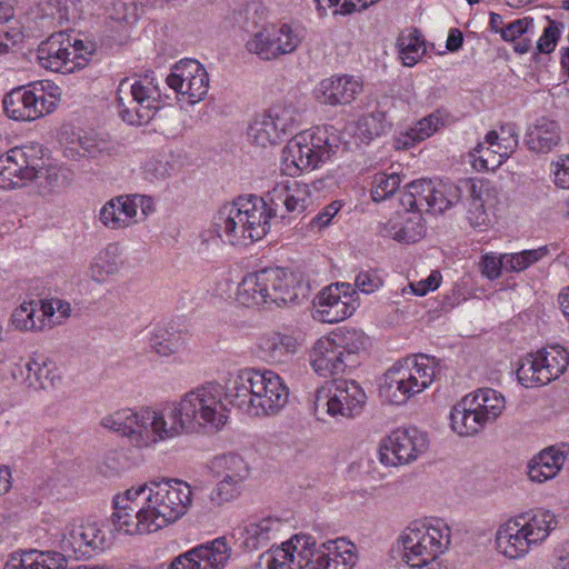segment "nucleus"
<instances>
[{
  "mask_svg": "<svg viewBox=\"0 0 569 569\" xmlns=\"http://www.w3.org/2000/svg\"><path fill=\"white\" fill-rule=\"evenodd\" d=\"M399 58L403 66L413 67L425 54L426 46L417 30H406L397 40Z\"/></svg>",
  "mask_w": 569,
  "mask_h": 569,
  "instance_id": "nucleus-46",
  "label": "nucleus"
},
{
  "mask_svg": "<svg viewBox=\"0 0 569 569\" xmlns=\"http://www.w3.org/2000/svg\"><path fill=\"white\" fill-rule=\"evenodd\" d=\"M403 375L405 371H401L398 362H396L381 376L379 396L385 402L401 406L412 398Z\"/></svg>",
  "mask_w": 569,
  "mask_h": 569,
  "instance_id": "nucleus-37",
  "label": "nucleus"
},
{
  "mask_svg": "<svg viewBox=\"0 0 569 569\" xmlns=\"http://www.w3.org/2000/svg\"><path fill=\"white\" fill-rule=\"evenodd\" d=\"M271 120L264 113L256 117L248 128L249 140L261 148L273 147L283 140Z\"/></svg>",
  "mask_w": 569,
  "mask_h": 569,
  "instance_id": "nucleus-43",
  "label": "nucleus"
},
{
  "mask_svg": "<svg viewBox=\"0 0 569 569\" xmlns=\"http://www.w3.org/2000/svg\"><path fill=\"white\" fill-rule=\"evenodd\" d=\"M141 171L146 180L157 183L172 174L173 166L162 156H150L141 163Z\"/></svg>",
  "mask_w": 569,
  "mask_h": 569,
  "instance_id": "nucleus-55",
  "label": "nucleus"
},
{
  "mask_svg": "<svg viewBox=\"0 0 569 569\" xmlns=\"http://www.w3.org/2000/svg\"><path fill=\"white\" fill-rule=\"evenodd\" d=\"M367 395L353 380H335L317 389L313 397V413L318 419L329 416L335 419L353 418L362 411Z\"/></svg>",
  "mask_w": 569,
  "mask_h": 569,
  "instance_id": "nucleus-17",
  "label": "nucleus"
},
{
  "mask_svg": "<svg viewBox=\"0 0 569 569\" xmlns=\"http://www.w3.org/2000/svg\"><path fill=\"white\" fill-rule=\"evenodd\" d=\"M426 228L419 211L399 208L388 221L381 222L378 232L399 242H417L425 234Z\"/></svg>",
  "mask_w": 569,
  "mask_h": 569,
  "instance_id": "nucleus-29",
  "label": "nucleus"
},
{
  "mask_svg": "<svg viewBox=\"0 0 569 569\" xmlns=\"http://www.w3.org/2000/svg\"><path fill=\"white\" fill-rule=\"evenodd\" d=\"M565 446H548L535 453L527 462L526 475L533 483H545L558 477L567 460Z\"/></svg>",
  "mask_w": 569,
  "mask_h": 569,
  "instance_id": "nucleus-31",
  "label": "nucleus"
},
{
  "mask_svg": "<svg viewBox=\"0 0 569 569\" xmlns=\"http://www.w3.org/2000/svg\"><path fill=\"white\" fill-rule=\"evenodd\" d=\"M47 318L43 313L42 301H23L12 312L11 326L19 331L33 332L47 328Z\"/></svg>",
  "mask_w": 569,
  "mask_h": 569,
  "instance_id": "nucleus-38",
  "label": "nucleus"
},
{
  "mask_svg": "<svg viewBox=\"0 0 569 569\" xmlns=\"http://www.w3.org/2000/svg\"><path fill=\"white\" fill-rule=\"evenodd\" d=\"M359 306L357 290L350 283L336 282L317 293L311 316L322 323H337L350 318Z\"/></svg>",
  "mask_w": 569,
  "mask_h": 569,
  "instance_id": "nucleus-21",
  "label": "nucleus"
},
{
  "mask_svg": "<svg viewBox=\"0 0 569 569\" xmlns=\"http://www.w3.org/2000/svg\"><path fill=\"white\" fill-rule=\"evenodd\" d=\"M267 569H355L358 547L346 538L318 543L315 537L292 536L261 556Z\"/></svg>",
  "mask_w": 569,
  "mask_h": 569,
  "instance_id": "nucleus-2",
  "label": "nucleus"
},
{
  "mask_svg": "<svg viewBox=\"0 0 569 569\" xmlns=\"http://www.w3.org/2000/svg\"><path fill=\"white\" fill-rule=\"evenodd\" d=\"M166 81L177 92L179 100L189 106L202 101L209 90L208 72L193 59H183L176 63Z\"/></svg>",
  "mask_w": 569,
  "mask_h": 569,
  "instance_id": "nucleus-23",
  "label": "nucleus"
},
{
  "mask_svg": "<svg viewBox=\"0 0 569 569\" xmlns=\"http://www.w3.org/2000/svg\"><path fill=\"white\" fill-rule=\"evenodd\" d=\"M271 218L272 209L263 198L239 197L217 210L212 229L222 242L243 247L262 239L269 232Z\"/></svg>",
  "mask_w": 569,
  "mask_h": 569,
  "instance_id": "nucleus-5",
  "label": "nucleus"
},
{
  "mask_svg": "<svg viewBox=\"0 0 569 569\" xmlns=\"http://www.w3.org/2000/svg\"><path fill=\"white\" fill-rule=\"evenodd\" d=\"M76 18V4L72 0H49L40 7L42 27L61 26Z\"/></svg>",
  "mask_w": 569,
  "mask_h": 569,
  "instance_id": "nucleus-44",
  "label": "nucleus"
},
{
  "mask_svg": "<svg viewBox=\"0 0 569 569\" xmlns=\"http://www.w3.org/2000/svg\"><path fill=\"white\" fill-rule=\"evenodd\" d=\"M547 253V247L523 250L516 253H505V271L520 272L542 259Z\"/></svg>",
  "mask_w": 569,
  "mask_h": 569,
  "instance_id": "nucleus-54",
  "label": "nucleus"
},
{
  "mask_svg": "<svg viewBox=\"0 0 569 569\" xmlns=\"http://www.w3.org/2000/svg\"><path fill=\"white\" fill-rule=\"evenodd\" d=\"M368 337L363 331L338 328L318 338L309 350V363L321 377L343 373L356 368L366 351Z\"/></svg>",
  "mask_w": 569,
  "mask_h": 569,
  "instance_id": "nucleus-12",
  "label": "nucleus"
},
{
  "mask_svg": "<svg viewBox=\"0 0 569 569\" xmlns=\"http://www.w3.org/2000/svg\"><path fill=\"white\" fill-rule=\"evenodd\" d=\"M62 177V168L44 159L40 144L16 147L0 156V188L3 190L34 183L50 191L60 184Z\"/></svg>",
  "mask_w": 569,
  "mask_h": 569,
  "instance_id": "nucleus-9",
  "label": "nucleus"
},
{
  "mask_svg": "<svg viewBox=\"0 0 569 569\" xmlns=\"http://www.w3.org/2000/svg\"><path fill=\"white\" fill-rule=\"evenodd\" d=\"M43 313L47 318V328L61 325L71 316V305L61 299H50L42 301Z\"/></svg>",
  "mask_w": 569,
  "mask_h": 569,
  "instance_id": "nucleus-58",
  "label": "nucleus"
},
{
  "mask_svg": "<svg viewBox=\"0 0 569 569\" xmlns=\"http://www.w3.org/2000/svg\"><path fill=\"white\" fill-rule=\"evenodd\" d=\"M61 98V89L50 80H40L12 89L3 99L6 114L16 121H33L51 113Z\"/></svg>",
  "mask_w": 569,
  "mask_h": 569,
  "instance_id": "nucleus-16",
  "label": "nucleus"
},
{
  "mask_svg": "<svg viewBox=\"0 0 569 569\" xmlns=\"http://www.w3.org/2000/svg\"><path fill=\"white\" fill-rule=\"evenodd\" d=\"M272 209V217L283 206L287 212L301 213L313 203V188L300 181L279 183L267 196Z\"/></svg>",
  "mask_w": 569,
  "mask_h": 569,
  "instance_id": "nucleus-30",
  "label": "nucleus"
},
{
  "mask_svg": "<svg viewBox=\"0 0 569 569\" xmlns=\"http://www.w3.org/2000/svg\"><path fill=\"white\" fill-rule=\"evenodd\" d=\"M154 210V200L150 196L121 194L100 208L99 221L107 229L119 231L143 222Z\"/></svg>",
  "mask_w": 569,
  "mask_h": 569,
  "instance_id": "nucleus-20",
  "label": "nucleus"
},
{
  "mask_svg": "<svg viewBox=\"0 0 569 569\" xmlns=\"http://www.w3.org/2000/svg\"><path fill=\"white\" fill-rule=\"evenodd\" d=\"M479 267L481 274L487 279H498L501 276L502 270L505 271V254L487 252L481 256Z\"/></svg>",
  "mask_w": 569,
  "mask_h": 569,
  "instance_id": "nucleus-61",
  "label": "nucleus"
},
{
  "mask_svg": "<svg viewBox=\"0 0 569 569\" xmlns=\"http://www.w3.org/2000/svg\"><path fill=\"white\" fill-rule=\"evenodd\" d=\"M218 477L232 478L246 481L250 475V468L244 459L238 453H224L214 459L213 462Z\"/></svg>",
  "mask_w": 569,
  "mask_h": 569,
  "instance_id": "nucleus-51",
  "label": "nucleus"
},
{
  "mask_svg": "<svg viewBox=\"0 0 569 569\" xmlns=\"http://www.w3.org/2000/svg\"><path fill=\"white\" fill-rule=\"evenodd\" d=\"M558 526L555 512L535 509L512 516L495 532V549L505 559L518 561L542 547Z\"/></svg>",
  "mask_w": 569,
  "mask_h": 569,
  "instance_id": "nucleus-6",
  "label": "nucleus"
},
{
  "mask_svg": "<svg viewBox=\"0 0 569 569\" xmlns=\"http://www.w3.org/2000/svg\"><path fill=\"white\" fill-rule=\"evenodd\" d=\"M432 192V181L420 179L407 184L405 191L401 193L399 203L403 209L412 211L431 212L430 197Z\"/></svg>",
  "mask_w": 569,
  "mask_h": 569,
  "instance_id": "nucleus-42",
  "label": "nucleus"
},
{
  "mask_svg": "<svg viewBox=\"0 0 569 569\" xmlns=\"http://www.w3.org/2000/svg\"><path fill=\"white\" fill-rule=\"evenodd\" d=\"M469 191L467 220L473 229L486 230L492 224V210L499 202V192L488 180L472 182Z\"/></svg>",
  "mask_w": 569,
  "mask_h": 569,
  "instance_id": "nucleus-26",
  "label": "nucleus"
},
{
  "mask_svg": "<svg viewBox=\"0 0 569 569\" xmlns=\"http://www.w3.org/2000/svg\"><path fill=\"white\" fill-rule=\"evenodd\" d=\"M69 47L70 33L63 31L52 33L38 47L39 63L48 70L66 73L68 71L66 53Z\"/></svg>",
  "mask_w": 569,
  "mask_h": 569,
  "instance_id": "nucleus-34",
  "label": "nucleus"
},
{
  "mask_svg": "<svg viewBox=\"0 0 569 569\" xmlns=\"http://www.w3.org/2000/svg\"><path fill=\"white\" fill-rule=\"evenodd\" d=\"M106 541V533L98 522L73 521L62 528L58 543L64 553L81 557L103 550Z\"/></svg>",
  "mask_w": 569,
  "mask_h": 569,
  "instance_id": "nucleus-24",
  "label": "nucleus"
},
{
  "mask_svg": "<svg viewBox=\"0 0 569 569\" xmlns=\"http://www.w3.org/2000/svg\"><path fill=\"white\" fill-rule=\"evenodd\" d=\"M441 281V274L439 271H432L426 279L418 282H411L408 287L403 288V293H412L419 297H423L427 293L435 291Z\"/></svg>",
  "mask_w": 569,
  "mask_h": 569,
  "instance_id": "nucleus-63",
  "label": "nucleus"
},
{
  "mask_svg": "<svg viewBox=\"0 0 569 569\" xmlns=\"http://www.w3.org/2000/svg\"><path fill=\"white\" fill-rule=\"evenodd\" d=\"M451 542V529L442 518L425 517L408 523L399 533L396 550L405 563L441 565L440 556Z\"/></svg>",
  "mask_w": 569,
  "mask_h": 569,
  "instance_id": "nucleus-11",
  "label": "nucleus"
},
{
  "mask_svg": "<svg viewBox=\"0 0 569 569\" xmlns=\"http://www.w3.org/2000/svg\"><path fill=\"white\" fill-rule=\"evenodd\" d=\"M488 141L496 156L501 154V164L516 151L519 140L516 127L511 123L501 126L499 130L487 133Z\"/></svg>",
  "mask_w": 569,
  "mask_h": 569,
  "instance_id": "nucleus-50",
  "label": "nucleus"
},
{
  "mask_svg": "<svg viewBox=\"0 0 569 569\" xmlns=\"http://www.w3.org/2000/svg\"><path fill=\"white\" fill-rule=\"evenodd\" d=\"M99 425L139 449L153 448L181 436L171 403L163 408H120L104 415Z\"/></svg>",
  "mask_w": 569,
  "mask_h": 569,
  "instance_id": "nucleus-3",
  "label": "nucleus"
},
{
  "mask_svg": "<svg viewBox=\"0 0 569 569\" xmlns=\"http://www.w3.org/2000/svg\"><path fill=\"white\" fill-rule=\"evenodd\" d=\"M284 528L286 523L279 517H253L238 529V541L249 551L258 550L277 539Z\"/></svg>",
  "mask_w": 569,
  "mask_h": 569,
  "instance_id": "nucleus-27",
  "label": "nucleus"
},
{
  "mask_svg": "<svg viewBox=\"0 0 569 569\" xmlns=\"http://www.w3.org/2000/svg\"><path fill=\"white\" fill-rule=\"evenodd\" d=\"M199 488L176 478L133 486L112 499L113 527L129 536L156 532L189 511Z\"/></svg>",
  "mask_w": 569,
  "mask_h": 569,
  "instance_id": "nucleus-1",
  "label": "nucleus"
},
{
  "mask_svg": "<svg viewBox=\"0 0 569 569\" xmlns=\"http://www.w3.org/2000/svg\"><path fill=\"white\" fill-rule=\"evenodd\" d=\"M193 549L203 561V567L208 569H223L231 555V550L223 538L214 539Z\"/></svg>",
  "mask_w": 569,
  "mask_h": 569,
  "instance_id": "nucleus-49",
  "label": "nucleus"
},
{
  "mask_svg": "<svg viewBox=\"0 0 569 569\" xmlns=\"http://www.w3.org/2000/svg\"><path fill=\"white\" fill-rule=\"evenodd\" d=\"M560 140L558 124L542 118L528 131L526 142L530 150L547 153L558 146Z\"/></svg>",
  "mask_w": 569,
  "mask_h": 569,
  "instance_id": "nucleus-40",
  "label": "nucleus"
},
{
  "mask_svg": "<svg viewBox=\"0 0 569 569\" xmlns=\"http://www.w3.org/2000/svg\"><path fill=\"white\" fill-rule=\"evenodd\" d=\"M550 176L556 187L569 190V154H560L550 162Z\"/></svg>",
  "mask_w": 569,
  "mask_h": 569,
  "instance_id": "nucleus-62",
  "label": "nucleus"
},
{
  "mask_svg": "<svg viewBox=\"0 0 569 569\" xmlns=\"http://www.w3.org/2000/svg\"><path fill=\"white\" fill-rule=\"evenodd\" d=\"M302 39V33L298 28L283 23L256 32L247 41L246 48L260 59L270 61L295 52Z\"/></svg>",
  "mask_w": 569,
  "mask_h": 569,
  "instance_id": "nucleus-22",
  "label": "nucleus"
},
{
  "mask_svg": "<svg viewBox=\"0 0 569 569\" xmlns=\"http://www.w3.org/2000/svg\"><path fill=\"white\" fill-rule=\"evenodd\" d=\"M506 409L503 395L491 388H480L466 395L450 410V428L460 437H472L497 420Z\"/></svg>",
  "mask_w": 569,
  "mask_h": 569,
  "instance_id": "nucleus-14",
  "label": "nucleus"
},
{
  "mask_svg": "<svg viewBox=\"0 0 569 569\" xmlns=\"http://www.w3.org/2000/svg\"><path fill=\"white\" fill-rule=\"evenodd\" d=\"M401 183V178L397 172L375 174L371 187V198L375 202L386 200L395 193Z\"/></svg>",
  "mask_w": 569,
  "mask_h": 569,
  "instance_id": "nucleus-56",
  "label": "nucleus"
},
{
  "mask_svg": "<svg viewBox=\"0 0 569 569\" xmlns=\"http://www.w3.org/2000/svg\"><path fill=\"white\" fill-rule=\"evenodd\" d=\"M340 138L333 127L319 126L295 134L282 148L280 170L284 176L299 177L318 169L338 151Z\"/></svg>",
  "mask_w": 569,
  "mask_h": 569,
  "instance_id": "nucleus-10",
  "label": "nucleus"
},
{
  "mask_svg": "<svg viewBox=\"0 0 569 569\" xmlns=\"http://www.w3.org/2000/svg\"><path fill=\"white\" fill-rule=\"evenodd\" d=\"M559 26L551 21L545 29L542 34L537 41V49L541 53H550L555 50L557 42L560 38Z\"/></svg>",
  "mask_w": 569,
  "mask_h": 569,
  "instance_id": "nucleus-64",
  "label": "nucleus"
},
{
  "mask_svg": "<svg viewBox=\"0 0 569 569\" xmlns=\"http://www.w3.org/2000/svg\"><path fill=\"white\" fill-rule=\"evenodd\" d=\"M79 147L83 156L92 159L110 154L111 144L109 141L94 136H84L79 138Z\"/></svg>",
  "mask_w": 569,
  "mask_h": 569,
  "instance_id": "nucleus-60",
  "label": "nucleus"
},
{
  "mask_svg": "<svg viewBox=\"0 0 569 569\" xmlns=\"http://www.w3.org/2000/svg\"><path fill=\"white\" fill-rule=\"evenodd\" d=\"M569 352L559 345L548 346L522 357L517 368V379L525 388L547 386L559 379L568 369Z\"/></svg>",
  "mask_w": 569,
  "mask_h": 569,
  "instance_id": "nucleus-18",
  "label": "nucleus"
},
{
  "mask_svg": "<svg viewBox=\"0 0 569 569\" xmlns=\"http://www.w3.org/2000/svg\"><path fill=\"white\" fill-rule=\"evenodd\" d=\"M161 90L153 73L122 79L117 89L119 116L131 126L151 121L160 109Z\"/></svg>",
  "mask_w": 569,
  "mask_h": 569,
  "instance_id": "nucleus-15",
  "label": "nucleus"
},
{
  "mask_svg": "<svg viewBox=\"0 0 569 569\" xmlns=\"http://www.w3.org/2000/svg\"><path fill=\"white\" fill-rule=\"evenodd\" d=\"M244 488V481L236 480L230 477H219L214 487L210 490L208 499L211 506L222 507L237 500Z\"/></svg>",
  "mask_w": 569,
  "mask_h": 569,
  "instance_id": "nucleus-52",
  "label": "nucleus"
},
{
  "mask_svg": "<svg viewBox=\"0 0 569 569\" xmlns=\"http://www.w3.org/2000/svg\"><path fill=\"white\" fill-rule=\"evenodd\" d=\"M39 371L36 373L38 383L33 386V390L57 388L62 379L61 371L58 366L49 359H40Z\"/></svg>",
  "mask_w": 569,
  "mask_h": 569,
  "instance_id": "nucleus-59",
  "label": "nucleus"
},
{
  "mask_svg": "<svg viewBox=\"0 0 569 569\" xmlns=\"http://www.w3.org/2000/svg\"><path fill=\"white\" fill-rule=\"evenodd\" d=\"M124 263L122 247L118 242H110L91 258L87 274L93 282L103 284L110 277L119 274Z\"/></svg>",
  "mask_w": 569,
  "mask_h": 569,
  "instance_id": "nucleus-33",
  "label": "nucleus"
},
{
  "mask_svg": "<svg viewBox=\"0 0 569 569\" xmlns=\"http://www.w3.org/2000/svg\"><path fill=\"white\" fill-rule=\"evenodd\" d=\"M362 91V83L351 76H333L322 79L313 89L315 99L326 106L350 104Z\"/></svg>",
  "mask_w": 569,
  "mask_h": 569,
  "instance_id": "nucleus-28",
  "label": "nucleus"
},
{
  "mask_svg": "<svg viewBox=\"0 0 569 569\" xmlns=\"http://www.w3.org/2000/svg\"><path fill=\"white\" fill-rule=\"evenodd\" d=\"M293 273L280 267H266L248 272L237 287V300L247 307L287 305L299 298Z\"/></svg>",
  "mask_w": 569,
  "mask_h": 569,
  "instance_id": "nucleus-13",
  "label": "nucleus"
},
{
  "mask_svg": "<svg viewBox=\"0 0 569 569\" xmlns=\"http://www.w3.org/2000/svg\"><path fill=\"white\" fill-rule=\"evenodd\" d=\"M39 363V358L29 357L24 360L21 359L19 362H16L10 370L12 379L20 385L33 389V386L39 381L38 378H36V373L40 370Z\"/></svg>",
  "mask_w": 569,
  "mask_h": 569,
  "instance_id": "nucleus-57",
  "label": "nucleus"
},
{
  "mask_svg": "<svg viewBox=\"0 0 569 569\" xmlns=\"http://www.w3.org/2000/svg\"><path fill=\"white\" fill-rule=\"evenodd\" d=\"M558 526L555 512L535 509L512 516L495 532V549L505 559L518 561L542 547Z\"/></svg>",
  "mask_w": 569,
  "mask_h": 569,
  "instance_id": "nucleus-7",
  "label": "nucleus"
},
{
  "mask_svg": "<svg viewBox=\"0 0 569 569\" xmlns=\"http://www.w3.org/2000/svg\"><path fill=\"white\" fill-rule=\"evenodd\" d=\"M96 51V44L90 40L80 39L77 36L70 34V47L66 53V62L68 71L66 73H73L82 70L90 62Z\"/></svg>",
  "mask_w": 569,
  "mask_h": 569,
  "instance_id": "nucleus-47",
  "label": "nucleus"
},
{
  "mask_svg": "<svg viewBox=\"0 0 569 569\" xmlns=\"http://www.w3.org/2000/svg\"><path fill=\"white\" fill-rule=\"evenodd\" d=\"M228 396L230 402L247 416L263 418L277 416L286 408L290 389L273 370L246 368L232 380Z\"/></svg>",
  "mask_w": 569,
  "mask_h": 569,
  "instance_id": "nucleus-4",
  "label": "nucleus"
},
{
  "mask_svg": "<svg viewBox=\"0 0 569 569\" xmlns=\"http://www.w3.org/2000/svg\"><path fill=\"white\" fill-rule=\"evenodd\" d=\"M392 102V98H383L378 102V110L369 114H365L358 119L353 126L352 133L360 142L368 143L377 137H380L391 127L389 119L390 109L388 104Z\"/></svg>",
  "mask_w": 569,
  "mask_h": 569,
  "instance_id": "nucleus-35",
  "label": "nucleus"
},
{
  "mask_svg": "<svg viewBox=\"0 0 569 569\" xmlns=\"http://www.w3.org/2000/svg\"><path fill=\"white\" fill-rule=\"evenodd\" d=\"M187 339L182 331L156 327L149 333V347L160 357H170L186 346Z\"/></svg>",
  "mask_w": 569,
  "mask_h": 569,
  "instance_id": "nucleus-41",
  "label": "nucleus"
},
{
  "mask_svg": "<svg viewBox=\"0 0 569 569\" xmlns=\"http://www.w3.org/2000/svg\"><path fill=\"white\" fill-rule=\"evenodd\" d=\"M226 397L221 385L208 382L171 402L181 435L222 429L229 419Z\"/></svg>",
  "mask_w": 569,
  "mask_h": 569,
  "instance_id": "nucleus-8",
  "label": "nucleus"
},
{
  "mask_svg": "<svg viewBox=\"0 0 569 569\" xmlns=\"http://www.w3.org/2000/svg\"><path fill=\"white\" fill-rule=\"evenodd\" d=\"M301 347L302 341L295 333L272 330L258 337L254 351L263 362L280 366L288 363Z\"/></svg>",
  "mask_w": 569,
  "mask_h": 569,
  "instance_id": "nucleus-25",
  "label": "nucleus"
},
{
  "mask_svg": "<svg viewBox=\"0 0 569 569\" xmlns=\"http://www.w3.org/2000/svg\"><path fill=\"white\" fill-rule=\"evenodd\" d=\"M67 560L61 552L28 550L12 553L3 569H66Z\"/></svg>",
  "mask_w": 569,
  "mask_h": 569,
  "instance_id": "nucleus-36",
  "label": "nucleus"
},
{
  "mask_svg": "<svg viewBox=\"0 0 569 569\" xmlns=\"http://www.w3.org/2000/svg\"><path fill=\"white\" fill-rule=\"evenodd\" d=\"M403 378L412 397L428 389L436 378L438 361L435 357L418 353L398 361Z\"/></svg>",
  "mask_w": 569,
  "mask_h": 569,
  "instance_id": "nucleus-32",
  "label": "nucleus"
},
{
  "mask_svg": "<svg viewBox=\"0 0 569 569\" xmlns=\"http://www.w3.org/2000/svg\"><path fill=\"white\" fill-rule=\"evenodd\" d=\"M428 447L425 432L417 428H397L380 440L377 457L383 467L399 468L418 460Z\"/></svg>",
  "mask_w": 569,
  "mask_h": 569,
  "instance_id": "nucleus-19",
  "label": "nucleus"
},
{
  "mask_svg": "<svg viewBox=\"0 0 569 569\" xmlns=\"http://www.w3.org/2000/svg\"><path fill=\"white\" fill-rule=\"evenodd\" d=\"M266 114L271 120L273 126L283 137V139L291 133L300 123V114L298 109L288 102L277 103L270 107Z\"/></svg>",
  "mask_w": 569,
  "mask_h": 569,
  "instance_id": "nucleus-48",
  "label": "nucleus"
},
{
  "mask_svg": "<svg viewBox=\"0 0 569 569\" xmlns=\"http://www.w3.org/2000/svg\"><path fill=\"white\" fill-rule=\"evenodd\" d=\"M461 188L451 181H432L430 197L431 212H443L458 203L461 199Z\"/></svg>",
  "mask_w": 569,
  "mask_h": 569,
  "instance_id": "nucleus-45",
  "label": "nucleus"
},
{
  "mask_svg": "<svg viewBox=\"0 0 569 569\" xmlns=\"http://www.w3.org/2000/svg\"><path fill=\"white\" fill-rule=\"evenodd\" d=\"M497 151L490 147L488 136L470 151L472 167L478 170H495L501 166V154L496 156Z\"/></svg>",
  "mask_w": 569,
  "mask_h": 569,
  "instance_id": "nucleus-53",
  "label": "nucleus"
},
{
  "mask_svg": "<svg viewBox=\"0 0 569 569\" xmlns=\"http://www.w3.org/2000/svg\"><path fill=\"white\" fill-rule=\"evenodd\" d=\"M443 126L440 112H433L411 126L406 132L396 139V148L409 149L415 144L428 139Z\"/></svg>",
  "mask_w": 569,
  "mask_h": 569,
  "instance_id": "nucleus-39",
  "label": "nucleus"
}]
</instances>
